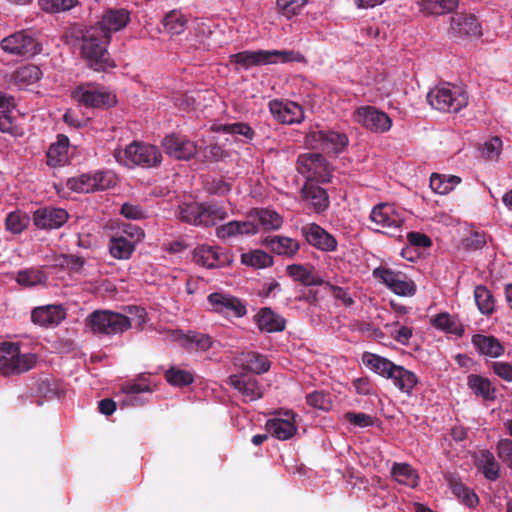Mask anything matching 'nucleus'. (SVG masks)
Here are the masks:
<instances>
[{
    "label": "nucleus",
    "mask_w": 512,
    "mask_h": 512,
    "mask_svg": "<svg viewBox=\"0 0 512 512\" xmlns=\"http://www.w3.org/2000/svg\"><path fill=\"white\" fill-rule=\"evenodd\" d=\"M238 360L243 369L256 374L266 373L270 368L267 357L257 352L242 353Z\"/></svg>",
    "instance_id": "obj_34"
},
{
    "label": "nucleus",
    "mask_w": 512,
    "mask_h": 512,
    "mask_svg": "<svg viewBox=\"0 0 512 512\" xmlns=\"http://www.w3.org/2000/svg\"><path fill=\"white\" fill-rule=\"evenodd\" d=\"M0 48L7 54L22 58H31L41 52V44L31 30L14 32L0 41Z\"/></svg>",
    "instance_id": "obj_8"
},
{
    "label": "nucleus",
    "mask_w": 512,
    "mask_h": 512,
    "mask_svg": "<svg viewBox=\"0 0 512 512\" xmlns=\"http://www.w3.org/2000/svg\"><path fill=\"white\" fill-rule=\"evenodd\" d=\"M255 322L261 331L267 333L281 332L286 327V320L269 307L259 310L255 315Z\"/></svg>",
    "instance_id": "obj_27"
},
{
    "label": "nucleus",
    "mask_w": 512,
    "mask_h": 512,
    "mask_svg": "<svg viewBox=\"0 0 512 512\" xmlns=\"http://www.w3.org/2000/svg\"><path fill=\"white\" fill-rule=\"evenodd\" d=\"M29 217L20 211L11 212L5 220L6 229L14 234L21 233L28 225Z\"/></svg>",
    "instance_id": "obj_53"
},
{
    "label": "nucleus",
    "mask_w": 512,
    "mask_h": 512,
    "mask_svg": "<svg viewBox=\"0 0 512 512\" xmlns=\"http://www.w3.org/2000/svg\"><path fill=\"white\" fill-rule=\"evenodd\" d=\"M162 146L170 157L177 160H189L193 158L198 151L194 141L178 134H171L164 137Z\"/></svg>",
    "instance_id": "obj_14"
},
{
    "label": "nucleus",
    "mask_w": 512,
    "mask_h": 512,
    "mask_svg": "<svg viewBox=\"0 0 512 512\" xmlns=\"http://www.w3.org/2000/svg\"><path fill=\"white\" fill-rule=\"evenodd\" d=\"M42 77L41 69L33 64L19 67L12 75L13 82L23 88L39 81Z\"/></svg>",
    "instance_id": "obj_36"
},
{
    "label": "nucleus",
    "mask_w": 512,
    "mask_h": 512,
    "mask_svg": "<svg viewBox=\"0 0 512 512\" xmlns=\"http://www.w3.org/2000/svg\"><path fill=\"white\" fill-rule=\"evenodd\" d=\"M166 381L175 387H184L194 382L192 372L172 366L165 372Z\"/></svg>",
    "instance_id": "obj_47"
},
{
    "label": "nucleus",
    "mask_w": 512,
    "mask_h": 512,
    "mask_svg": "<svg viewBox=\"0 0 512 512\" xmlns=\"http://www.w3.org/2000/svg\"><path fill=\"white\" fill-rule=\"evenodd\" d=\"M185 339L188 342L195 344L196 348L202 351H207L212 347V339L207 334L189 331L185 335Z\"/></svg>",
    "instance_id": "obj_61"
},
{
    "label": "nucleus",
    "mask_w": 512,
    "mask_h": 512,
    "mask_svg": "<svg viewBox=\"0 0 512 512\" xmlns=\"http://www.w3.org/2000/svg\"><path fill=\"white\" fill-rule=\"evenodd\" d=\"M474 298L479 311L484 315H491L495 310V301L492 293L484 285L476 286Z\"/></svg>",
    "instance_id": "obj_44"
},
{
    "label": "nucleus",
    "mask_w": 512,
    "mask_h": 512,
    "mask_svg": "<svg viewBox=\"0 0 512 512\" xmlns=\"http://www.w3.org/2000/svg\"><path fill=\"white\" fill-rule=\"evenodd\" d=\"M228 217V213L223 206L218 204H203V226H213L218 221H222Z\"/></svg>",
    "instance_id": "obj_51"
},
{
    "label": "nucleus",
    "mask_w": 512,
    "mask_h": 512,
    "mask_svg": "<svg viewBox=\"0 0 512 512\" xmlns=\"http://www.w3.org/2000/svg\"><path fill=\"white\" fill-rule=\"evenodd\" d=\"M65 317L66 312L61 305L36 307L31 313L32 322L45 327L58 325Z\"/></svg>",
    "instance_id": "obj_25"
},
{
    "label": "nucleus",
    "mask_w": 512,
    "mask_h": 512,
    "mask_svg": "<svg viewBox=\"0 0 512 512\" xmlns=\"http://www.w3.org/2000/svg\"><path fill=\"white\" fill-rule=\"evenodd\" d=\"M450 32L454 36H480L481 25L473 14H456L451 18Z\"/></svg>",
    "instance_id": "obj_24"
},
{
    "label": "nucleus",
    "mask_w": 512,
    "mask_h": 512,
    "mask_svg": "<svg viewBox=\"0 0 512 512\" xmlns=\"http://www.w3.org/2000/svg\"><path fill=\"white\" fill-rule=\"evenodd\" d=\"M262 245L273 253L292 259L300 249L298 240L286 236H267L262 240Z\"/></svg>",
    "instance_id": "obj_21"
},
{
    "label": "nucleus",
    "mask_w": 512,
    "mask_h": 512,
    "mask_svg": "<svg viewBox=\"0 0 512 512\" xmlns=\"http://www.w3.org/2000/svg\"><path fill=\"white\" fill-rule=\"evenodd\" d=\"M421 11L426 15H443L458 7V0H422Z\"/></svg>",
    "instance_id": "obj_39"
},
{
    "label": "nucleus",
    "mask_w": 512,
    "mask_h": 512,
    "mask_svg": "<svg viewBox=\"0 0 512 512\" xmlns=\"http://www.w3.org/2000/svg\"><path fill=\"white\" fill-rule=\"evenodd\" d=\"M16 281L26 287L44 284L47 281V276L39 269H24L17 273Z\"/></svg>",
    "instance_id": "obj_50"
},
{
    "label": "nucleus",
    "mask_w": 512,
    "mask_h": 512,
    "mask_svg": "<svg viewBox=\"0 0 512 512\" xmlns=\"http://www.w3.org/2000/svg\"><path fill=\"white\" fill-rule=\"evenodd\" d=\"M207 300L214 312L225 316L242 317L247 313L242 301L228 294L214 292L207 297Z\"/></svg>",
    "instance_id": "obj_15"
},
{
    "label": "nucleus",
    "mask_w": 512,
    "mask_h": 512,
    "mask_svg": "<svg viewBox=\"0 0 512 512\" xmlns=\"http://www.w3.org/2000/svg\"><path fill=\"white\" fill-rule=\"evenodd\" d=\"M113 156L116 161L125 166L138 165L151 168L160 165L162 154L158 147L134 141L125 149H115Z\"/></svg>",
    "instance_id": "obj_3"
},
{
    "label": "nucleus",
    "mask_w": 512,
    "mask_h": 512,
    "mask_svg": "<svg viewBox=\"0 0 512 512\" xmlns=\"http://www.w3.org/2000/svg\"><path fill=\"white\" fill-rule=\"evenodd\" d=\"M37 2L42 11L50 14L69 11L80 3L79 0H37Z\"/></svg>",
    "instance_id": "obj_49"
},
{
    "label": "nucleus",
    "mask_w": 512,
    "mask_h": 512,
    "mask_svg": "<svg viewBox=\"0 0 512 512\" xmlns=\"http://www.w3.org/2000/svg\"><path fill=\"white\" fill-rule=\"evenodd\" d=\"M36 363L34 354H21L20 346L13 342L0 343V374L11 376L29 371Z\"/></svg>",
    "instance_id": "obj_6"
},
{
    "label": "nucleus",
    "mask_w": 512,
    "mask_h": 512,
    "mask_svg": "<svg viewBox=\"0 0 512 512\" xmlns=\"http://www.w3.org/2000/svg\"><path fill=\"white\" fill-rule=\"evenodd\" d=\"M193 260L198 265L212 269L224 266L228 262V255L220 252L218 247L203 244L194 249Z\"/></svg>",
    "instance_id": "obj_20"
},
{
    "label": "nucleus",
    "mask_w": 512,
    "mask_h": 512,
    "mask_svg": "<svg viewBox=\"0 0 512 512\" xmlns=\"http://www.w3.org/2000/svg\"><path fill=\"white\" fill-rule=\"evenodd\" d=\"M432 325L437 329L450 334L461 336L464 333L463 326L448 313H440L432 320Z\"/></svg>",
    "instance_id": "obj_45"
},
{
    "label": "nucleus",
    "mask_w": 512,
    "mask_h": 512,
    "mask_svg": "<svg viewBox=\"0 0 512 512\" xmlns=\"http://www.w3.org/2000/svg\"><path fill=\"white\" fill-rule=\"evenodd\" d=\"M344 420L350 423L353 426L365 428L372 426L374 424V418L363 412H346L343 416Z\"/></svg>",
    "instance_id": "obj_60"
},
{
    "label": "nucleus",
    "mask_w": 512,
    "mask_h": 512,
    "mask_svg": "<svg viewBox=\"0 0 512 512\" xmlns=\"http://www.w3.org/2000/svg\"><path fill=\"white\" fill-rule=\"evenodd\" d=\"M116 235L126 236L127 241H129L132 245L135 246L137 243L143 240L145 233L140 227L132 224H127L124 225L122 230L117 232Z\"/></svg>",
    "instance_id": "obj_62"
},
{
    "label": "nucleus",
    "mask_w": 512,
    "mask_h": 512,
    "mask_svg": "<svg viewBox=\"0 0 512 512\" xmlns=\"http://www.w3.org/2000/svg\"><path fill=\"white\" fill-rule=\"evenodd\" d=\"M241 263L256 269L273 265V257L263 250H252L241 255Z\"/></svg>",
    "instance_id": "obj_41"
},
{
    "label": "nucleus",
    "mask_w": 512,
    "mask_h": 512,
    "mask_svg": "<svg viewBox=\"0 0 512 512\" xmlns=\"http://www.w3.org/2000/svg\"><path fill=\"white\" fill-rule=\"evenodd\" d=\"M297 170L309 181L326 183L330 181V168L325 157L319 153L301 154L297 160Z\"/></svg>",
    "instance_id": "obj_10"
},
{
    "label": "nucleus",
    "mask_w": 512,
    "mask_h": 512,
    "mask_svg": "<svg viewBox=\"0 0 512 512\" xmlns=\"http://www.w3.org/2000/svg\"><path fill=\"white\" fill-rule=\"evenodd\" d=\"M476 467L489 481H496L500 477V464L489 450H481L476 458Z\"/></svg>",
    "instance_id": "obj_33"
},
{
    "label": "nucleus",
    "mask_w": 512,
    "mask_h": 512,
    "mask_svg": "<svg viewBox=\"0 0 512 512\" xmlns=\"http://www.w3.org/2000/svg\"><path fill=\"white\" fill-rule=\"evenodd\" d=\"M294 415L292 414L287 419L275 418L270 419L266 423L267 431L275 438L279 440H288L292 438L296 431L297 427L294 422Z\"/></svg>",
    "instance_id": "obj_31"
},
{
    "label": "nucleus",
    "mask_w": 512,
    "mask_h": 512,
    "mask_svg": "<svg viewBox=\"0 0 512 512\" xmlns=\"http://www.w3.org/2000/svg\"><path fill=\"white\" fill-rule=\"evenodd\" d=\"M68 220V213L62 208L44 207L33 214L34 225L40 229H58Z\"/></svg>",
    "instance_id": "obj_18"
},
{
    "label": "nucleus",
    "mask_w": 512,
    "mask_h": 512,
    "mask_svg": "<svg viewBox=\"0 0 512 512\" xmlns=\"http://www.w3.org/2000/svg\"><path fill=\"white\" fill-rule=\"evenodd\" d=\"M427 101L432 108L442 112L457 113L468 104L466 91L457 85L444 83L431 89Z\"/></svg>",
    "instance_id": "obj_4"
},
{
    "label": "nucleus",
    "mask_w": 512,
    "mask_h": 512,
    "mask_svg": "<svg viewBox=\"0 0 512 512\" xmlns=\"http://www.w3.org/2000/svg\"><path fill=\"white\" fill-rule=\"evenodd\" d=\"M259 226L253 221L232 220L216 228V236L219 239L226 240L231 237L254 235L258 232Z\"/></svg>",
    "instance_id": "obj_26"
},
{
    "label": "nucleus",
    "mask_w": 512,
    "mask_h": 512,
    "mask_svg": "<svg viewBox=\"0 0 512 512\" xmlns=\"http://www.w3.org/2000/svg\"><path fill=\"white\" fill-rule=\"evenodd\" d=\"M362 362L371 371L386 379L388 378L390 371L392 368H394L395 365V363L389 359L371 352H364L362 354Z\"/></svg>",
    "instance_id": "obj_35"
},
{
    "label": "nucleus",
    "mask_w": 512,
    "mask_h": 512,
    "mask_svg": "<svg viewBox=\"0 0 512 512\" xmlns=\"http://www.w3.org/2000/svg\"><path fill=\"white\" fill-rule=\"evenodd\" d=\"M228 383L237 389L246 399L254 401L262 397V388L254 376L248 374L231 375Z\"/></svg>",
    "instance_id": "obj_23"
},
{
    "label": "nucleus",
    "mask_w": 512,
    "mask_h": 512,
    "mask_svg": "<svg viewBox=\"0 0 512 512\" xmlns=\"http://www.w3.org/2000/svg\"><path fill=\"white\" fill-rule=\"evenodd\" d=\"M391 474L393 478L400 484L410 487L417 485L418 476L414 469L407 463H394Z\"/></svg>",
    "instance_id": "obj_42"
},
{
    "label": "nucleus",
    "mask_w": 512,
    "mask_h": 512,
    "mask_svg": "<svg viewBox=\"0 0 512 512\" xmlns=\"http://www.w3.org/2000/svg\"><path fill=\"white\" fill-rule=\"evenodd\" d=\"M307 404L313 408L329 411L333 406L330 393L314 391L306 396Z\"/></svg>",
    "instance_id": "obj_52"
},
{
    "label": "nucleus",
    "mask_w": 512,
    "mask_h": 512,
    "mask_svg": "<svg viewBox=\"0 0 512 512\" xmlns=\"http://www.w3.org/2000/svg\"><path fill=\"white\" fill-rule=\"evenodd\" d=\"M76 40L87 66L97 72H105L115 67L108 52L111 36H107L99 27L90 26L76 31Z\"/></svg>",
    "instance_id": "obj_1"
},
{
    "label": "nucleus",
    "mask_w": 512,
    "mask_h": 512,
    "mask_svg": "<svg viewBox=\"0 0 512 512\" xmlns=\"http://www.w3.org/2000/svg\"><path fill=\"white\" fill-rule=\"evenodd\" d=\"M129 22L130 12L127 9H108L94 26L101 28L107 36H111L113 32L124 29Z\"/></svg>",
    "instance_id": "obj_19"
},
{
    "label": "nucleus",
    "mask_w": 512,
    "mask_h": 512,
    "mask_svg": "<svg viewBox=\"0 0 512 512\" xmlns=\"http://www.w3.org/2000/svg\"><path fill=\"white\" fill-rule=\"evenodd\" d=\"M308 0H277L276 4L282 15L291 18L297 15Z\"/></svg>",
    "instance_id": "obj_58"
},
{
    "label": "nucleus",
    "mask_w": 512,
    "mask_h": 512,
    "mask_svg": "<svg viewBox=\"0 0 512 512\" xmlns=\"http://www.w3.org/2000/svg\"><path fill=\"white\" fill-rule=\"evenodd\" d=\"M301 234L309 245L320 251L333 252L337 249L335 237L316 223L302 226Z\"/></svg>",
    "instance_id": "obj_16"
},
{
    "label": "nucleus",
    "mask_w": 512,
    "mask_h": 512,
    "mask_svg": "<svg viewBox=\"0 0 512 512\" xmlns=\"http://www.w3.org/2000/svg\"><path fill=\"white\" fill-rule=\"evenodd\" d=\"M357 121L365 128L376 133H385L392 126L391 118L373 106H362L356 111Z\"/></svg>",
    "instance_id": "obj_13"
},
{
    "label": "nucleus",
    "mask_w": 512,
    "mask_h": 512,
    "mask_svg": "<svg viewBox=\"0 0 512 512\" xmlns=\"http://www.w3.org/2000/svg\"><path fill=\"white\" fill-rule=\"evenodd\" d=\"M502 150V140L499 137H492L486 141L481 149L482 156L487 160H496Z\"/></svg>",
    "instance_id": "obj_59"
},
{
    "label": "nucleus",
    "mask_w": 512,
    "mask_h": 512,
    "mask_svg": "<svg viewBox=\"0 0 512 512\" xmlns=\"http://www.w3.org/2000/svg\"><path fill=\"white\" fill-rule=\"evenodd\" d=\"M71 97L86 108L108 109L117 103L115 94L94 82L81 83L76 86L71 92Z\"/></svg>",
    "instance_id": "obj_5"
},
{
    "label": "nucleus",
    "mask_w": 512,
    "mask_h": 512,
    "mask_svg": "<svg viewBox=\"0 0 512 512\" xmlns=\"http://www.w3.org/2000/svg\"><path fill=\"white\" fill-rule=\"evenodd\" d=\"M254 213L259 225L266 231L278 230L283 224V218L273 210L255 209Z\"/></svg>",
    "instance_id": "obj_43"
},
{
    "label": "nucleus",
    "mask_w": 512,
    "mask_h": 512,
    "mask_svg": "<svg viewBox=\"0 0 512 512\" xmlns=\"http://www.w3.org/2000/svg\"><path fill=\"white\" fill-rule=\"evenodd\" d=\"M217 130L226 134L242 135L249 141H251L255 136L254 130L244 122L224 124L221 125Z\"/></svg>",
    "instance_id": "obj_55"
},
{
    "label": "nucleus",
    "mask_w": 512,
    "mask_h": 512,
    "mask_svg": "<svg viewBox=\"0 0 512 512\" xmlns=\"http://www.w3.org/2000/svg\"><path fill=\"white\" fill-rule=\"evenodd\" d=\"M493 372L501 379L512 382V364L509 362L497 361L492 363Z\"/></svg>",
    "instance_id": "obj_64"
},
{
    "label": "nucleus",
    "mask_w": 512,
    "mask_h": 512,
    "mask_svg": "<svg viewBox=\"0 0 512 512\" xmlns=\"http://www.w3.org/2000/svg\"><path fill=\"white\" fill-rule=\"evenodd\" d=\"M372 275L397 295L413 296L416 292L414 282L402 272L380 266L373 270Z\"/></svg>",
    "instance_id": "obj_12"
},
{
    "label": "nucleus",
    "mask_w": 512,
    "mask_h": 512,
    "mask_svg": "<svg viewBox=\"0 0 512 512\" xmlns=\"http://www.w3.org/2000/svg\"><path fill=\"white\" fill-rule=\"evenodd\" d=\"M459 183H461V178L455 175L446 176L433 173L430 177L431 189L441 195L450 193Z\"/></svg>",
    "instance_id": "obj_40"
},
{
    "label": "nucleus",
    "mask_w": 512,
    "mask_h": 512,
    "mask_svg": "<svg viewBox=\"0 0 512 512\" xmlns=\"http://www.w3.org/2000/svg\"><path fill=\"white\" fill-rule=\"evenodd\" d=\"M302 195L316 213H321L329 207L328 194L320 186L307 182L302 188Z\"/></svg>",
    "instance_id": "obj_30"
},
{
    "label": "nucleus",
    "mask_w": 512,
    "mask_h": 512,
    "mask_svg": "<svg viewBox=\"0 0 512 512\" xmlns=\"http://www.w3.org/2000/svg\"><path fill=\"white\" fill-rule=\"evenodd\" d=\"M69 138L63 134L57 136V141L50 145L47 151V164L50 167L64 165L68 160Z\"/></svg>",
    "instance_id": "obj_32"
},
{
    "label": "nucleus",
    "mask_w": 512,
    "mask_h": 512,
    "mask_svg": "<svg viewBox=\"0 0 512 512\" xmlns=\"http://www.w3.org/2000/svg\"><path fill=\"white\" fill-rule=\"evenodd\" d=\"M135 250V246L127 241L124 235H114L109 241L110 254L119 260L129 259Z\"/></svg>",
    "instance_id": "obj_38"
},
{
    "label": "nucleus",
    "mask_w": 512,
    "mask_h": 512,
    "mask_svg": "<svg viewBox=\"0 0 512 512\" xmlns=\"http://www.w3.org/2000/svg\"><path fill=\"white\" fill-rule=\"evenodd\" d=\"M67 187L77 193L94 192L92 183V174H82L78 177L69 178Z\"/></svg>",
    "instance_id": "obj_54"
},
{
    "label": "nucleus",
    "mask_w": 512,
    "mask_h": 512,
    "mask_svg": "<svg viewBox=\"0 0 512 512\" xmlns=\"http://www.w3.org/2000/svg\"><path fill=\"white\" fill-rule=\"evenodd\" d=\"M304 56L293 50L242 51L229 56V61L243 69L277 63L302 62Z\"/></svg>",
    "instance_id": "obj_2"
},
{
    "label": "nucleus",
    "mask_w": 512,
    "mask_h": 512,
    "mask_svg": "<svg viewBox=\"0 0 512 512\" xmlns=\"http://www.w3.org/2000/svg\"><path fill=\"white\" fill-rule=\"evenodd\" d=\"M85 322L94 334L108 336L122 334L131 327L127 316L110 310L93 311Z\"/></svg>",
    "instance_id": "obj_7"
},
{
    "label": "nucleus",
    "mask_w": 512,
    "mask_h": 512,
    "mask_svg": "<svg viewBox=\"0 0 512 512\" xmlns=\"http://www.w3.org/2000/svg\"><path fill=\"white\" fill-rule=\"evenodd\" d=\"M467 385L476 396L482 397L484 400L495 399V388L488 378L476 374H470L467 377Z\"/></svg>",
    "instance_id": "obj_37"
},
{
    "label": "nucleus",
    "mask_w": 512,
    "mask_h": 512,
    "mask_svg": "<svg viewBox=\"0 0 512 512\" xmlns=\"http://www.w3.org/2000/svg\"><path fill=\"white\" fill-rule=\"evenodd\" d=\"M287 275L295 282L303 286H321L324 280L315 272V267L311 264H291L286 267Z\"/></svg>",
    "instance_id": "obj_22"
},
{
    "label": "nucleus",
    "mask_w": 512,
    "mask_h": 512,
    "mask_svg": "<svg viewBox=\"0 0 512 512\" xmlns=\"http://www.w3.org/2000/svg\"><path fill=\"white\" fill-rule=\"evenodd\" d=\"M269 110L275 119L282 124L301 123L304 119L303 108L296 102L272 100L269 102Z\"/></svg>",
    "instance_id": "obj_17"
},
{
    "label": "nucleus",
    "mask_w": 512,
    "mask_h": 512,
    "mask_svg": "<svg viewBox=\"0 0 512 512\" xmlns=\"http://www.w3.org/2000/svg\"><path fill=\"white\" fill-rule=\"evenodd\" d=\"M203 203L183 204L179 207V218L189 224L203 225Z\"/></svg>",
    "instance_id": "obj_46"
},
{
    "label": "nucleus",
    "mask_w": 512,
    "mask_h": 512,
    "mask_svg": "<svg viewBox=\"0 0 512 512\" xmlns=\"http://www.w3.org/2000/svg\"><path fill=\"white\" fill-rule=\"evenodd\" d=\"M186 24V16L176 10H173L166 14V16L163 19V25L171 35L181 34L185 30Z\"/></svg>",
    "instance_id": "obj_48"
},
{
    "label": "nucleus",
    "mask_w": 512,
    "mask_h": 512,
    "mask_svg": "<svg viewBox=\"0 0 512 512\" xmlns=\"http://www.w3.org/2000/svg\"><path fill=\"white\" fill-rule=\"evenodd\" d=\"M306 144L313 149L338 154L348 145V138L333 130H311L306 135Z\"/></svg>",
    "instance_id": "obj_11"
},
{
    "label": "nucleus",
    "mask_w": 512,
    "mask_h": 512,
    "mask_svg": "<svg viewBox=\"0 0 512 512\" xmlns=\"http://www.w3.org/2000/svg\"><path fill=\"white\" fill-rule=\"evenodd\" d=\"M369 218L377 226L376 231L389 236H396V232L404 223L403 212L391 203L376 205Z\"/></svg>",
    "instance_id": "obj_9"
},
{
    "label": "nucleus",
    "mask_w": 512,
    "mask_h": 512,
    "mask_svg": "<svg viewBox=\"0 0 512 512\" xmlns=\"http://www.w3.org/2000/svg\"><path fill=\"white\" fill-rule=\"evenodd\" d=\"M471 342L480 355L497 358L504 354V346L492 335L475 334Z\"/></svg>",
    "instance_id": "obj_29"
},
{
    "label": "nucleus",
    "mask_w": 512,
    "mask_h": 512,
    "mask_svg": "<svg viewBox=\"0 0 512 512\" xmlns=\"http://www.w3.org/2000/svg\"><path fill=\"white\" fill-rule=\"evenodd\" d=\"M203 161L219 162L229 157V152L218 144H211L200 150Z\"/></svg>",
    "instance_id": "obj_57"
},
{
    "label": "nucleus",
    "mask_w": 512,
    "mask_h": 512,
    "mask_svg": "<svg viewBox=\"0 0 512 512\" xmlns=\"http://www.w3.org/2000/svg\"><path fill=\"white\" fill-rule=\"evenodd\" d=\"M387 379L392 380L395 387L401 392L411 395L419 380L416 374L403 366L394 365Z\"/></svg>",
    "instance_id": "obj_28"
},
{
    "label": "nucleus",
    "mask_w": 512,
    "mask_h": 512,
    "mask_svg": "<svg viewBox=\"0 0 512 512\" xmlns=\"http://www.w3.org/2000/svg\"><path fill=\"white\" fill-rule=\"evenodd\" d=\"M121 215H123L127 219L132 220H141L145 218V211L142 209L140 205L132 204V203H124L121 206L120 210Z\"/></svg>",
    "instance_id": "obj_63"
},
{
    "label": "nucleus",
    "mask_w": 512,
    "mask_h": 512,
    "mask_svg": "<svg viewBox=\"0 0 512 512\" xmlns=\"http://www.w3.org/2000/svg\"><path fill=\"white\" fill-rule=\"evenodd\" d=\"M93 189L103 191L116 185V177L112 172L100 171L92 174Z\"/></svg>",
    "instance_id": "obj_56"
}]
</instances>
